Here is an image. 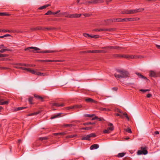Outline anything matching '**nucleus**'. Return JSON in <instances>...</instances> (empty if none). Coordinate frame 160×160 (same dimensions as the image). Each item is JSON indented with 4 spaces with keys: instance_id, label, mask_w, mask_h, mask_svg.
I'll list each match as a JSON object with an SVG mask.
<instances>
[{
    "instance_id": "obj_1",
    "label": "nucleus",
    "mask_w": 160,
    "mask_h": 160,
    "mask_svg": "<svg viewBox=\"0 0 160 160\" xmlns=\"http://www.w3.org/2000/svg\"><path fill=\"white\" fill-rule=\"evenodd\" d=\"M116 71L119 74L115 73L114 75L117 79L126 78L129 77V73L127 71L122 69H118Z\"/></svg>"
},
{
    "instance_id": "obj_2",
    "label": "nucleus",
    "mask_w": 160,
    "mask_h": 160,
    "mask_svg": "<svg viewBox=\"0 0 160 160\" xmlns=\"http://www.w3.org/2000/svg\"><path fill=\"white\" fill-rule=\"evenodd\" d=\"M30 49H33L34 50L30 51V52H37L38 53H53L56 52V51H53V50H45V51H39L40 50V49L38 48L33 47H31L28 48H26L24 49V50L25 51L29 50Z\"/></svg>"
},
{
    "instance_id": "obj_3",
    "label": "nucleus",
    "mask_w": 160,
    "mask_h": 160,
    "mask_svg": "<svg viewBox=\"0 0 160 160\" xmlns=\"http://www.w3.org/2000/svg\"><path fill=\"white\" fill-rule=\"evenodd\" d=\"M144 10L143 8H139L136 9H127L122 11L121 13L122 14H132L142 12Z\"/></svg>"
},
{
    "instance_id": "obj_4",
    "label": "nucleus",
    "mask_w": 160,
    "mask_h": 160,
    "mask_svg": "<svg viewBox=\"0 0 160 160\" xmlns=\"http://www.w3.org/2000/svg\"><path fill=\"white\" fill-rule=\"evenodd\" d=\"M140 150H138L137 154L138 155H146L148 153L147 147L146 146H142L140 148Z\"/></svg>"
},
{
    "instance_id": "obj_5",
    "label": "nucleus",
    "mask_w": 160,
    "mask_h": 160,
    "mask_svg": "<svg viewBox=\"0 0 160 160\" xmlns=\"http://www.w3.org/2000/svg\"><path fill=\"white\" fill-rule=\"evenodd\" d=\"M109 127L107 129L103 131V133H109L114 129V127L112 123H109L108 124Z\"/></svg>"
},
{
    "instance_id": "obj_6",
    "label": "nucleus",
    "mask_w": 160,
    "mask_h": 160,
    "mask_svg": "<svg viewBox=\"0 0 160 160\" xmlns=\"http://www.w3.org/2000/svg\"><path fill=\"white\" fill-rule=\"evenodd\" d=\"M116 30L115 28H97L94 29L93 30V31H98V32H102V31H108V32H112L114 31H115Z\"/></svg>"
},
{
    "instance_id": "obj_7",
    "label": "nucleus",
    "mask_w": 160,
    "mask_h": 160,
    "mask_svg": "<svg viewBox=\"0 0 160 160\" xmlns=\"http://www.w3.org/2000/svg\"><path fill=\"white\" fill-rule=\"evenodd\" d=\"M150 76L154 78L160 77V72H155L153 71H150L149 72Z\"/></svg>"
},
{
    "instance_id": "obj_8",
    "label": "nucleus",
    "mask_w": 160,
    "mask_h": 160,
    "mask_svg": "<svg viewBox=\"0 0 160 160\" xmlns=\"http://www.w3.org/2000/svg\"><path fill=\"white\" fill-rule=\"evenodd\" d=\"M102 49H117L119 50L120 48H122L120 47L119 46H108L103 47L102 48Z\"/></svg>"
},
{
    "instance_id": "obj_9",
    "label": "nucleus",
    "mask_w": 160,
    "mask_h": 160,
    "mask_svg": "<svg viewBox=\"0 0 160 160\" xmlns=\"http://www.w3.org/2000/svg\"><path fill=\"white\" fill-rule=\"evenodd\" d=\"M124 56H126L127 57V58H143L142 56H136V55H125Z\"/></svg>"
},
{
    "instance_id": "obj_10",
    "label": "nucleus",
    "mask_w": 160,
    "mask_h": 160,
    "mask_svg": "<svg viewBox=\"0 0 160 160\" xmlns=\"http://www.w3.org/2000/svg\"><path fill=\"white\" fill-rule=\"evenodd\" d=\"M37 70H35V73L34 74L35 75H37L39 76H47L48 75V74L46 73H41L39 72H37Z\"/></svg>"
},
{
    "instance_id": "obj_11",
    "label": "nucleus",
    "mask_w": 160,
    "mask_h": 160,
    "mask_svg": "<svg viewBox=\"0 0 160 160\" xmlns=\"http://www.w3.org/2000/svg\"><path fill=\"white\" fill-rule=\"evenodd\" d=\"M81 14H70V18H79L81 17Z\"/></svg>"
},
{
    "instance_id": "obj_12",
    "label": "nucleus",
    "mask_w": 160,
    "mask_h": 160,
    "mask_svg": "<svg viewBox=\"0 0 160 160\" xmlns=\"http://www.w3.org/2000/svg\"><path fill=\"white\" fill-rule=\"evenodd\" d=\"M113 56L115 58H127L128 57L124 55H122L120 54H115L113 55Z\"/></svg>"
},
{
    "instance_id": "obj_13",
    "label": "nucleus",
    "mask_w": 160,
    "mask_h": 160,
    "mask_svg": "<svg viewBox=\"0 0 160 160\" xmlns=\"http://www.w3.org/2000/svg\"><path fill=\"white\" fill-rule=\"evenodd\" d=\"M85 101L88 102H91L94 103H97V102L96 101L90 98L85 99Z\"/></svg>"
},
{
    "instance_id": "obj_14",
    "label": "nucleus",
    "mask_w": 160,
    "mask_h": 160,
    "mask_svg": "<svg viewBox=\"0 0 160 160\" xmlns=\"http://www.w3.org/2000/svg\"><path fill=\"white\" fill-rule=\"evenodd\" d=\"M39 61L42 62H57L58 60H39Z\"/></svg>"
},
{
    "instance_id": "obj_15",
    "label": "nucleus",
    "mask_w": 160,
    "mask_h": 160,
    "mask_svg": "<svg viewBox=\"0 0 160 160\" xmlns=\"http://www.w3.org/2000/svg\"><path fill=\"white\" fill-rule=\"evenodd\" d=\"M99 145L97 144H94L91 146L90 147V149L91 150H93L94 149H97L99 148Z\"/></svg>"
},
{
    "instance_id": "obj_16",
    "label": "nucleus",
    "mask_w": 160,
    "mask_h": 160,
    "mask_svg": "<svg viewBox=\"0 0 160 160\" xmlns=\"http://www.w3.org/2000/svg\"><path fill=\"white\" fill-rule=\"evenodd\" d=\"M52 105L58 107H63L64 106V104L62 103L60 104L56 103H52Z\"/></svg>"
},
{
    "instance_id": "obj_17",
    "label": "nucleus",
    "mask_w": 160,
    "mask_h": 160,
    "mask_svg": "<svg viewBox=\"0 0 160 160\" xmlns=\"http://www.w3.org/2000/svg\"><path fill=\"white\" fill-rule=\"evenodd\" d=\"M28 107H20L18 108H14V110L15 111H18L23 110L24 109H26Z\"/></svg>"
},
{
    "instance_id": "obj_18",
    "label": "nucleus",
    "mask_w": 160,
    "mask_h": 160,
    "mask_svg": "<svg viewBox=\"0 0 160 160\" xmlns=\"http://www.w3.org/2000/svg\"><path fill=\"white\" fill-rule=\"evenodd\" d=\"M3 99H1V101L0 102V105H7L8 104L9 101H3Z\"/></svg>"
},
{
    "instance_id": "obj_19",
    "label": "nucleus",
    "mask_w": 160,
    "mask_h": 160,
    "mask_svg": "<svg viewBox=\"0 0 160 160\" xmlns=\"http://www.w3.org/2000/svg\"><path fill=\"white\" fill-rule=\"evenodd\" d=\"M136 74L138 75L139 78H143L146 80H148V79H147V78L145 77L144 76L142 75L139 73H136Z\"/></svg>"
},
{
    "instance_id": "obj_20",
    "label": "nucleus",
    "mask_w": 160,
    "mask_h": 160,
    "mask_svg": "<svg viewBox=\"0 0 160 160\" xmlns=\"http://www.w3.org/2000/svg\"><path fill=\"white\" fill-rule=\"evenodd\" d=\"M34 97L35 98L41 101H43V98L42 97L38 96L36 94H34Z\"/></svg>"
},
{
    "instance_id": "obj_21",
    "label": "nucleus",
    "mask_w": 160,
    "mask_h": 160,
    "mask_svg": "<svg viewBox=\"0 0 160 160\" xmlns=\"http://www.w3.org/2000/svg\"><path fill=\"white\" fill-rule=\"evenodd\" d=\"M81 140H90V139L89 137V135H88L86 136H83L81 138Z\"/></svg>"
},
{
    "instance_id": "obj_22",
    "label": "nucleus",
    "mask_w": 160,
    "mask_h": 160,
    "mask_svg": "<svg viewBox=\"0 0 160 160\" xmlns=\"http://www.w3.org/2000/svg\"><path fill=\"white\" fill-rule=\"evenodd\" d=\"M57 28L52 27H46V31L53 30L56 29Z\"/></svg>"
},
{
    "instance_id": "obj_23",
    "label": "nucleus",
    "mask_w": 160,
    "mask_h": 160,
    "mask_svg": "<svg viewBox=\"0 0 160 160\" xmlns=\"http://www.w3.org/2000/svg\"><path fill=\"white\" fill-rule=\"evenodd\" d=\"M16 65L21 66H25V67L31 66L30 64H24V63H18L16 64Z\"/></svg>"
},
{
    "instance_id": "obj_24",
    "label": "nucleus",
    "mask_w": 160,
    "mask_h": 160,
    "mask_svg": "<svg viewBox=\"0 0 160 160\" xmlns=\"http://www.w3.org/2000/svg\"><path fill=\"white\" fill-rule=\"evenodd\" d=\"M26 71H27L28 72H30L33 74H34L35 73V70H32L30 68H27Z\"/></svg>"
},
{
    "instance_id": "obj_25",
    "label": "nucleus",
    "mask_w": 160,
    "mask_h": 160,
    "mask_svg": "<svg viewBox=\"0 0 160 160\" xmlns=\"http://www.w3.org/2000/svg\"><path fill=\"white\" fill-rule=\"evenodd\" d=\"M66 133L65 132H62L59 133H54L53 135H64L66 134Z\"/></svg>"
},
{
    "instance_id": "obj_26",
    "label": "nucleus",
    "mask_w": 160,
    "mask_h": 160,
    "mask_svg": "<svg viewBox=\"0 0 160 160\" xmlns=\"http://www.w3.org/2000/svg\"><path fill=\"white\" fill-rule=\"evenodd\" d=\"M93 1V4H96L98 3H101L103 2V1L101 0H95Z\"/></svg>"
},
{
    "instance_id": "obj_27",
    "label": "nucleus",
    "mask_w": 160,
    "mask_h": 160,
    "mask_svg": "<svg viewBox=\"0 0 160 160\" xmlns=\"http://www.w3.org/2000/svg\"><path fill=\"white\" fill-rule=\"evenodd\" d=\"M61 114V113H58L57 115H54L53 116H52L51 117L50 119H52L55 118H57L60 116Z\"/></svg>"
},
{
    "instance_id": "obj_28",
    "label": "nucleus",
    "mask_w": 160,
    "mask_h": 160,
    "mask_svg": "<svg viewBox=\"0 0 160 160\" xmlns=\"http://www.w3.org/2000/svg\"><path fill=\"white\" fill-rule=\"evenodd\" d=\"M50 5L49 4H47V5H45L42 6L38 8V9L42 10L43 9L45 8H46L48 7Z\"/></svg>"
},
{
    "instance_id": "obj_29",
    "label": "nucleus",
    "mask_w": 160,
    "mask_h": 160,
    "mask_svg": "<svg viewBox=\"0 0 160 160\" xmlns=\"http://www.w3.org/2000/svg\"><path fill=\"white\" fill-rule=\"evenodd\" d=\"M125 153L124 152H121L119 153L117 155V157L118 158H122L125 155Z\"/></svg>"
},
{
    "instance_id": "obj_30",
    "label": "nucleus",
    "mask_w": 160,
    "mask_h": 160,
    "mask_svg": "<svg viewBox=\"0 0 160 160\" xmlns=\"http://www.w3.org/2000/svg\"><path fill=\"white\" fill-rule=\"evenodd\" d=\"M84 53H96V50H88L84 52Z\"/></svg>"
},
{
    "instance_id": "obj_31",
    "label": "nucleus",
    "mask_w": 160,
    "mask_h": 160,
    "mask_svg": "<svg viewBox=\"0 0 160 160\" xmlns=\"http://www.w3.org/2000/svg\"><path fill=\"white\" fill-rule=\"evenodd\" d=\"M76 136H77V135L76 134L71 135L67 136L66 137V138H73Z\"/></svg>"
},
{
    "instance_id": "obj_32",
    "label": "nucleus",
    "mask_w": 160,
    "mask_h": 160,
    "mask_svg": "<svg viewBox=\"0 0 160 160\" xmlns=\"http://www.w3.org/2000/svg\"><path fill=\"white\" fill-rule=\"evenodd\" d=\"M2 32H13V31L12 30H5V29H3L2 30Z\"/></svg>"
},
{
    "instance_id": "obj_33",
    "label": "nucleus",
    "mask_w": 160,
    "mask_h": 160,
    "mask_svg": "<svg viewBox=\"0 0 160 160\" xmlns=\"http://www.w3.org/2000/svg\"><path fill=\"white\" fill-rule=\"evenodd\" d=\"M42 26L37 27H36V28H33V30H42Z\"/></svg>"
},
{
    "instance_id": "obj_34",
    "label": "nucleus",
    "mask_w": 160,
    "mask_h": 160,
    "mask_svg": "<svg viewBox=\"0 0 160 160\" xmlns=\"http://www.w3.org/2000/svg\"><path fill=\"white\" fill-rule=\"evenodd\" d=\"M74 108H79L82 107V106L80 104L75 105H74Z\"/></svg>"
},
{
    "instance_id": "obj_35",
    "label": "nucleus",
    "mask_w": 160,
    "mask_h": 160,
    "mask_svg": "<svg viewBox=\"0 0 160 160\" xmlns=\"http://www.w3.org/2000/svg\"><path fill=\"white\" fill-rule=\"evenodd\" d=\"M99 109L101 111H109L110 109L108 108H100Z\"/></svg>"
},
{
    "instance_id": "obj_36",
    "label": "nucleus",
    "mask_w": 160,
    "mask_h": 160,
    "mask_svg": "<svg viewBox=\"0 0 160 160\" xmlns=\"http://www.w3.org/2000/svg\"><path fill=\"white\" fill-rule=\"evenodd\" d=\"M95 124V122H85L83 124L84 125H94Z\"/></svg>"
},
{
    "instance_id": "obj_37",
    "label": "nucleus",
    "mask_w": 160,
    "mask_h": 160,
    "mask_svg": "<svg viewBox=\"0 0 160 160\" xmlns=\"http://www.w3.org/2000/svg\"><path fill=\"white\" fill-rule=\"evenodd\" d=\"M10 15V14L8 13H6L4 12H0V16H9Z\"/></svg>"
},
{
    "instance_id": "obj_38",
    "label": "nucleus",
    "mask_w": 160,
    "mask_h": 160,
    "mask_svg": "<svg viewBox=\"0 0 160 160\" xmlns=\"http://www.w3.org/2000/svg\"><path fill=\"white\" fill-rule=\"evenodd\" d=\"M88 135H89V137L90 138L95 137L96 136L95 134L94 133H92Z\"/></svg>"
},
{
    "instance_id": "obj_39",
    "label": "nucleus",
    "mask_w": 160,
    "mask_h": 160,
    "mask_svg": "<svg viewBox=\"0 0 160 160\" xmlns=\"http://www.w3.org/2000/svg\"><path fill=\"white\" fill-rule=\"evenodd\" d=\"M83 35L86 38H91V35L89 34L88 33H84L83 34Z\"/></svg>"
},
{
    "instance_id": "obj_40",
    "label": "nucleus",
    "mask_w": 160,
    "mask_h": 160,
    "mask_svg": "<svg viewBox=\"0 0 160 160\" xmlns=\"http://www.w3.org/2000/svg\"><path fill=\"white\" fill-rule=\"evenodd\" d=\"M73 126V125H72V124H64L63 125V126L64 127H72Z\"/></svg>"
},
{
    "instance_id": "obj_41",
    "label": "nucleus",
    "mask_w": 160,
    "mask_h": 160,
    "mask_svg": "<svg viewBox=\"0 0 160 160\" xmlns=\"http://www.w3.org/2000/svg\"><path fill=\"white\" fill-rule=\"evenodd\" d=\"M10 51V50L8 49H2L0 50V52L1 53H3L5 52L6 51Z\"/></svg>"
},
{
    "instance_id": "obj_42",
    "label": "nucleus",
    "mask_w": 160,
    "mask_h": 160,
    "mask_svg": "<svg viewBox=\"0 0 160 160\" xmlns=\"http://www.w3.org/2000/svg\"><path fill=\"white\" fill-rule=\"evenodd\" d=\"M33 98V97H30L28 99V101L29 102V103L31 104H32Z\"/></svg>"
},
{
    "instance_id": "obj_43",
    "label": "nucleus",
    "mask_w": 160,
    "mask_h": 160,
    "mask_svg": "<svg viewBox=\"0 0 160 160\" xmlns=\"http://www.w3.org/2000/svg\"><path fill=\"white\" fill-rule=\"evenodd\" d=\"M107 21H109L110 22H117V18H113L109 20H107Z\"/></svg>"
},
{
    "instance_id": "obj_44",
    "label": "nucleus",
    "mask_w": 160,
    "mask_h": 160,
    "mask_svg": "<svg viewBox=\"0 0 160 160\" xmlns=\"http://www.w3.org/2000/svg\"><path fill=\"white\" fill-rule=\"evenodd\" d=\"M123 115L125 117L127 118L128 121L130 120L129 118L128 117L127 114L126 112H124L123 113Z\"/></svg>"
},
{
    "instance_id": "obj_45",
    "label": "nucleus",
    "mask_w": 160,
    "mask_h": 160,
    "mask_svg": "<svg viewBox=\"0 0 160 160\" xmlns=\"http://www.w3.org/2000/svg\"><path fill=\"white\" fill-rule=\"evenodd\" d=\"M48 138L47 137H40L39 138V139L40 140L42 141L43 140H47Z\"/></svg>"
},
{
    "instance_id": "obj_46",
    "label": "nucleus",
    "mask_w": 160,
    "mask_h": 160,
    "mask_svg": "<svg viewBox=\"0 0 160 160\" xmlns=\"http://www.w3.org/2000/svg\"><path fill=\"white\" fill-rule=\"evenodd\" d=\"M52 14V12L51 11H48L45 14V15H49Z\"/></svg>"
},
{
    "instance_id": "obj_47",
    "label": "nucleus",
    "mask_w": 160,
    "mask_h": 160,
    "mask_svg": "<svg viewBox=\"0 0 160 160\" xmlns=\"http://www.w3.org/2000/svg\"><path fill=\"white\" fill-rule=\"evenodd\" d=\"M66 108L67 110H69L73 109L74 108V105L73 106H70L69 107H67Z\"/></svg>"
},
{
    "instance_id": "obj_48",
    "label": "nucleus",
    "mask_w": 160,
    "mask_h": 160,
    "mask_svg": "<svg viewBox=\"0 0 160 160\" xmlns=\"http://www.w3.org/2000/svg\"><path fill=\"white\" fill-rule=\"evenodd\" d=\"M92 128V127H87V128H81V130H88L89 129H91Z\"/></svg>"
},
{
    "instance_id": "obj_49",
    "label": "nucleus",
    "mask_w": 160,
    "mask_h": 160,
    "mask_svg": "<svg viewBox=\"0 0 160 160\" xmlns=\"http://www.w3.org/2000/svg\"><path fill=\"white\" fill-rule=\"evenodd\" d=\"M99 36L98 35H93V36H91V38H99Z\"/></svg>"
},
{
    "instance_id": "obj_50",
    "label": "nucleus",
    "mask_w": 160,
    "mask_h": 160,
    "mask_svg": "<svg viewBox=\"0 0 160 160\" xmlns=\"http://www.w3.org/2000/svg\"><path fill=\"white\" fill-rule=\"evenodd\" d=\"M11 35L9 34H7L2 36H0V38H3L6 37L11 36Z\"/></svg>"
},
{
    "instance_id": "obj_51",
    "label": "nucleus",
    "mask_w": 160,
    "mask_h": 160,
    "mask_svg": "<svg viewBox=\"0 0 160 160\" xmlns=\"http://www.w3.org/2000/svg\"><path fill=\"white\" fill-rule=\"evenodd\" d=\"M8 55L5 54H0V58L5 57L7 56Z\"/></svg>"
},
{
    "instance_id": "obj_52",
    "label": "nucleus",
    "mask_w": 160,
    "mask_h": 160,
    "mask_svg": "<svg viewBox=\"0 0 160 160\" xmlns=\"http://www.w3.org/2000/svg\"><path fill=\"white\" fill-rule=\"evenodd\" d=\"M126 131L128 133H131L132 132L131 129L129 128L126 129Z\"/></svg>"
},
{
    "instance_id": "obj_53",
    "label": "nucleus",
    "mask_w": 160,
    "mask_h": 160,
    "mask_svg": "<svg viewBox=\"0 0 160 160\" xmlns=\"http://www.w3.org/2000/svg\"><path fill=\"white\" fill-rule=\"evenodd\" d=\"M94 115V114H86L85 115V116L86 117H92Z\"/></svg>"
},
{
    "instance_id": "obj_54",
    "label": "nucleus",
    "mask_w": 160,
    "mask_h": 160,
    "mask_svg": "<svg viewBox=\"0 0 160 160\" xmlns=\"http://www.w3.org/2000/svg\"><path fill=\"white\" fill-rule=\"evenodd\" d=\"M149 89H141L140 90V91L142 92H145L147 91H149Z\"/></svg>"
},
{
    "instance_id": "obj_55",
    "label": "nucleus",
    "mask_w": 160,
    "mask_h": 160,
    "mask_svg": "<svg viewBox=\"0 0 160 160\" xmlns=\"http://www.w3.org/2000/svg\"><path fill=\"white\" fill-rule=\"evenodd\" d=\"M117 22H122V18H117Z\"/></svg>"
},
{
    "instance_id": "obj_56",
    "label": "nucleus",
    "mask_w": 160,
    "mask_h": 160,
    "mask_svg": "<svg viewBox=\"0 0 160 160\" xmlns=\"http://www.w3.org/2000/svg\"><path fill=\"white\" fill-rule=\"evenodd\" d=\"M122 22H128V18H122Z\"/></svg>"
},
{
    "instance_id": "obj_57",
    "label": "nucleus",
    "mask_w": 160,
    "mask_h": 160,
    "mask_svg": "<svg viewBox=\"0 0 160 160\" xmlns=\"http://www.w3.org/2000/svg\"><path fill=\"white\" fill-rule=\"evenodd\" d=\"M128 21H134L133 18H128Z\"/></svg>"
},
{
    "instance_id": "obj_58",
    "label": "nucleus",
    "mask_w": 160,
    "mask_h": 160,
    "mask_svg": "<svg viewBox=\"0 0 160 160\" xmlns=\"http://www.w3.org/2000/svg\"><path fill=\"white\" fill-rule=\"evenodd\" d=\"M96 53H101L104 52L102 50H96Z\"/></svg>"
},
{
    "instance_id": "obj_59",
    "label": "nucleus",
    "mask_w": 160,
    "mask_h": 160,
    "mask_svg": "<svg viewBox=\"0 0 160 160\" xmlns=\"http://www.w3.org/2000/svg\"><path fill=\"white\" fill-rule=\"evenodd\" d=\"M116 111L118 112H119L121 113H122V114H123V113L122 112L121 110H120L119 109H117L116 110Z\"/></svg>"
},
{
    "instance_id": "obj_60",
    "label": "nucleus",
    "mask_w": 160,
    "mask_h": 160,
    "mask_svg": "<svg viewBox=\"0 0 160 160\" xmlns=\"http://www.w3.org/2000/svg\"><path fill=\"white\" fill-rule=\"evenodd\" d=\"M66 14H67V12H63L60 13L59 15L60 16L65 15Z\"/></svg>"
},
{
    "instance_id": "obj_61",
    "label": "nucleus",
    "mask_w": 160,
    "mask_h": 160,
    "mask_svg": "<svg viewBox=\"0 0 160 160\" xmlns=\"http://www.w3.org/2000/svg\"><path fill=\"white\" fill-rule=\"evenodd\" d=\"M14 67L15 68H17L18 69H22V67H21L14 66Z\"/></svg>"
},
{
    "instance_id": "obj_62",
    "label": "nucleus",
    "mask_w": 160,
    "mask_h": 160,
    "mask_svg": "<svg viewBox=\"0 0 160 160\" xmlns=\"http://www.w3.org/2000/svg\"><path fill=\"white\" fill-rule=\"evenodd\" d=\"M115 115L116 116H120L121 117H122V116H123L122 115L118 113H116L115 114Z\"/></svg>"
},
{
    "instance_id": "obj_63",
    "label": "nucleus",
    "mask_w": 160,
    "mask_h": 160,
    "mask_svg": "<svg viewBox=\"0 0 160 160\" xmlns=\"http://www.w3.org/2000/svg\"><path fill=\"white\" fill-rule=\"evenodd\" d=\"M70 14H68L67 12V14H66L64 16H65L66 17L70 18Z\"/></svg>"
},
{
    "instance_id": "obj_64",
    "label": "nucleus",
    "mask_w": 160,
    "mask_h": 160,
    "mask_svg": "<svg viewBox=\"0 0 160 160\" xmlns=\"http://www.w3.org/2000/svg\"><path fill=\"white\" fill-rule=\"evenodd\" d=\"M42 30L44 31H46V27H42Z\"/></svg>"
}]
</instances>
